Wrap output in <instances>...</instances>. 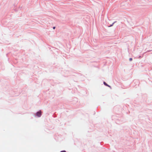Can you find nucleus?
<instances>
[{"label": "nucleus", "instance_id": "nucleus-1", "mask_svg": "<svg viewBox=\"0 0 152 152\" xmlns=\"http://www.w3.org/2000/svg\"><path fill=\"white\" fill-rule=\"evenodd\" d=\"M36 115L38 117H40V116H41V111H39L37 113Z\"/></svg>", "mask_w": 152, "mask_h": 152}, {"label": "nucleus", "instance_id": "nucleus-2", "mask_svg": "<svg viewBox=\"0 0 152 152\" xmlns=\"http://www.w3.org/2000/svg\"><path fill=\"white\" fill-rule=\"evenodd\" d=\"M103 84H104V85H105V86H108L111 88L110 86H109V85H107V84L105 83V82H103Z\"/></svg>", "mask_w": 152, "mask_h": 152}, {"label": "nucleus", "instance_id": "nucleus-3", "mask_svg": "<svg viewBox=\"0 0 152 152\" xmlns=\"http://www.w3.org/2000/svg\"><path fill=\"white\" fill-rule=\"evenodd\" d=\"M116 22V21L115 22H114L112 25H111L110 26V27H111V26H113V24H114V23H115Z\"/></svg>", "mask_w": 152, "mask_h": 152}, {"label": "nucleus", "instance_id": "nucleus-4", "mask_svg": "<svg viewBox=\"0 0 152 152\" xmlns=\"http://www.w3.org/2000/svg\"><path fill=\"white\" fill-rule=\"evenodd\" d=\"M129 61H131L132 60V58H129Z\"/></svg>", "mask_w": 152, "mask_h": 152}, {"label": "nucleus", "instance_id": "nucleus-5", "mask_svg": "<svg viewBox=\"0 0 152 152\" xmlns=\"http://www.w3.org/2000/svg\"><path fill=\"white\" fill-rule=\"evenodd\" d=\"M60 152H66V151H60Z\"/></svg>", "mask_w": 152, "mask_h": 152}, {"label": "nucleus", "instance_id": "nucleus-6", "mask_svg": "<svg viewBox=\"0 0 152 152\" xmlns=\"http://www.w3.org/2000/svg\"><path fill=\"white\" fill-rule=\"evenodd\" d=\"M55 27H53V29H55Z\"/></svg>", "mask_w": 152, "mask_h": 152}]
</instances>
